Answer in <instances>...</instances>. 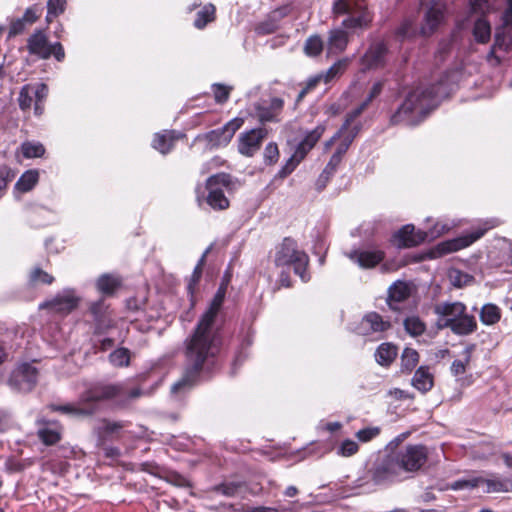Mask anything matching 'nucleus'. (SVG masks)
I'll use <instances>...</instances> for the list:
<instances>
[{"mask_svg":"<svg viewBox=\"0 0 512 512\" xmlns=\"http://www.w3.org/2000/svg\"><path fill=\"white\" fill-rule=\"evenodd\" d=\"M226 285L222 283L211 300L208 309L201 316L191 337L186 340V366L183 378L172 386L178 393L191 387L201 372L209 373L215 365L216 356L222 345V336L216 325V317L224 302Z\"/></svg>","mask_w":512,"mask_h":512,"instance_id":"f257e3e1","label":"nucleus"},{"mask_svg":"<svg viewBox=\"0 0 512 512\" xmlns=\"http://www.w3.org/2000/svg\"><path fill=\"white\" fill-rule=\"evenodd\" d=\"M143 395L140 387L127 382L98 384L83 391L76 403L47 405V409L77 419L91 418L100 411L102 401H112L118 408H126Z\"/></svg>","mask_w":512,"mask_h":512,"instance_id":"f03ea898","label":"nucleus"},{"mask_svg":"<svg viewBox=\"0 0 512 512\" xmlns=\"http://www.w3.org/2000/svg\"><path fill=\"white\" fill-rule=\"evenodd\" d=\"M440 89L441 85L437 83L428 87H418L409 92L402 105L391 116V124L415 126L421 123L438 105Z\"/></svg>","mask_w":512,"mask_h":512,"instance_id":"7ed1b4c3","label":"nucleus"},{"mask_svg":"<svg viewBox=\"0 0 512 512\" xmlns=\"http://www.w3.org/2000/svg\"><path fill=\"white\" fill-rule=\"evenodd\" d=\"M433 311L438 316L436 325L440 330L449 328L457 336H467L478 328L475 316L467 312L462 302L437 303Z\"/></svg>","mask_w":512,"mask_h":512,"instance_id":"20e7f679","label":"nucleus"},{"mask_svg":"<svg viewBox=\"0 0 512 512\" xmlns=\"http://www.w3.org/2000/svg\"><path fill=\"white\" fill-rule=\"evenodd\" d=\"M274 263L278 267L292 266L294 273L303 282H307L310 279L307 273L309 257L303 250L298 248L297 242L290 237L284 238L283 242L277 247Z\"/></svg>","mask_w":512,"mask_h":512,"instance_id":"39448f33","label":"nucleus"},{"mask_svg":"<svg viewBox=\"0 0 512 512\" xmlns=\"http://www.w3.org/2000/svg\"><path fill=\"white\" fill-rule=\"evenodd\" d=\"M369 474L376 485H390L405 480V475L402 474L393 452L376 460Z\"/></svg>","mask_w":512,"mask_h":512,"instance_id":"423d86ee","label":"nucleus"},{"mask_svg":"<svg viewBox=\"0 0 512 512\" xmlns=\"http://www.w3.org/2000/svg\"><path fill=\"white\" fill-rule=\"evenodd\" d=\"M502 21V26L495 31L494 44L487 55V61L494 66L501 63V58L497 55L498 51L509 52L512 50V35L507 30L512 26V0H507V8L502 15Z\"/></svg>","mask_w":512,"mask_h":512,"instance_id":"0eeeda50","label":"nucleus"},{"mask_svg":"<svg viewBox=\"0 0 512 512\" xmlns=\"http://www.w3.org/2000/svg\"><path fill=\"white\" fill-rule=\"evenodd\" d=\"M401 472L405 475V479L412 476L413 473L420 470L427 461V449L423 445H408L396 451H392Z\"/></svg>","mask_w":512,"mask_h":512,"instance_id":"6e6552de","label":"nucleus"},{"mask_svg":"<svg viewBox=\"0 0 512 512\" xmlns=\"http://www.w3.org/2000/svg\"><path fill=\"white\" fill-rule=\"evenodd\" d=\"M27 50L29 54L40 59H49L54 56L59 62L65 58V51L60 42L49 43L45 32L41 29L35 30L27 39Z\"/></svg>","mask_w":512,"mask_h":512,"instance_id":"1a4fd4ad","label":"nucleus"},{"mask_svg":"<svg viewBox=\"0 0 512 512\" xmlns=\"http://www.w3.org/2000/svg\"><path fill=\"white\" fill-rule=\"evenodd\" d=\"M231 184V176L226 173H219L210 176L206 181L208 195L207 204L214 210H225L229 207V200L224 194L222 187H228Z\"/></svg>","mask_w":512,"mask_h":512,"instance_id":"9d476101","label":"nucleus"},{"mask_svg":"<svg viewBox=\"0 0 512 512\" xmlns=\"http://www.w3.org/2000/svg\"><path fill=\"white\" fill-rule=\"evenodd\" d=\"M80 302V297L75 293L74 289H64L58 293L53 299L41 303L40 309H47L53 314L65 316L74 311Z\"/></svg>","mask_w":512,"mask_h":512,"instance_id":"9b49d317","label":"nucleus"},{"mask_svg":"<svg viewBox=\"0 0 512 512\" xmlns=\"http://www.w3.org/2000/svg\"><path fill=\"white\" fill-rule=\"evenodd\" d=\"M267 135L268 130L264 127L242 132L238 138L239 153L246 157H252L260 149Z\"/></svg>","mask_w":512,"mask_h":512,"instance_id":"f8f14e48","label":"nucleus"},{"mask_svg":"<svg viewBox=\"0 0 512 512\" xmlns=\"http://www.w3.org/2000/svg\"><path fill=\"white\" fill-rule=\"evenodd\" d=\"M494 226L495 224L488 225L487 222L483 228H477L465 236L439 243L436 249L440 255H443L466 248L484 236V234Z\"/></svg>","mask_w":512,"mask_h":512,"instance_id":"ddd939ff","label":"nucleus"},{"mask_svg":"<svg viewBox=\"0 0 512 512\" xmlns=\"http://www.w3.org/2000/svg\"><path fill=\"white\" fill-rule=\"evenodd\" d=\"M38 379V370L29 363L21 364L10 376L9 382L19 391H31Z\"/></svg>","mask_w":512,"mask_h":512,"instance_id":"4468645a","label":"nucleus"},{"mask_svg":"<svg viewBox=\"0 0 512 512\" xmlns=\"http://www.w3.org/2000/svg\"><path fill=\"white\" fill-rule=\"evenodd\" d=\"M284 107V101L281 98L274 97L269 103L266 101L255 104V116L260 123L279 122V115Z\"/></svg>","mask_w":512,"mask_h":512,"instance_id":"2eb2a0df","label":"nucleus"},{"mask_svg":"<svg viewBox=\"0 0 512 512\" xmlns=\"http://www.w3.org/2000/svg\"><path fill=\"white\" fill-rule=\"evenodd\" d=\"M348 257L361 268L370 269L374 268L383 261L385 252L378 248L368 250H353L348 254Z\"/></svg>","mask_w":512,"mask_h":512,"instance_id":"dca6fc26","label":"nucleus"},{"mask_svg":"<svg viewBox=\"0 0 512 512\" xmlns=\"http://www.w3.org/2000/svg\"><path fill=\"white\" fill-rule=\"evenodd\" d=\"M388 48L383 41L374 42L361 58L362 65L367 69L384 66Z\"/></svg>","mask_w":512,"mask_h":512,"instance_id":"f3484780","label":"nucleus"},{"mask_svg":"<svg viewBox=\"0 0 512 512\" xmlns=\"http://www.w3.org/2000/svg\"><path fill=\"white\" fill-rule=\"evenodd\" d=\"M395 245L399 248H410L419 245L420 243L427 240L426 231L415 232V228L413 225H405L403 226L395 235H394Z\"/></svg>","mask_w":512,"mask_h":512,"instance_id":"a211bd4d","label":"nucleus"},{"mask_svg":"<svg viewBox=\"0 0 512 512\" xmlns=\"http://www.w3.org/2000/svg\"><path fill=\"white\" fill-rule=\"evenodd\" d=\"M444 18L445 7L439 3H433L425 12L421 33L424 36H430L443 23Z\"/></svg>","mask_w":512,"mask_h":512,"instance_id":"6ab92c4d","label":"nucleus"},{"mask_svg":"<svg viewBox=\"0 0 512 512\" xmlns=\"http://www.w3.org/2000/svg\"><path fill=\"white\" fill-rule=\"evenodd\" d=\"M390 326V322L385 321L381 315L376 312H370L362 318L358 327V333L368 335L374 332H384Z\"/></svg>","mask_w":512,"mask_h":512,"instance_id":"aec40b11","label":"nucleus"},{"mask_svg":"<svg viewBox=\"0 0 512 512\" xmlns=\"http://www.w3.org/2000/svg\"><path fill=\"white\" fill-rule=\"evenodd\" d=\"M357 16H348L342 21V27L345 29H364L370 26L373 16L368 11L367 7L363 4L355 3V10Z\"/></svg>","mask_w":512,"mask_h":512,"instance_id":"412c9836","label":"nucleus"},{"mask_svg":"<svg viewBox=\"0 0 512 512\" xmlns=\"http://www.w3.org/2000/svg\"><path fill=\"white\" fill-rule=\"evenodd\" d=\"M63 428L58 422L42 421L38 428V438L47 446L54 445L61 440Z\"/></svg>","mask_w":512,"mask_h":512,"instance_id":"4be33fe9","label":"nucleus"},{"mask_svg":"<svg viewBox=\"0 0 512 512\" xmlns=\"http://www.w3.org/2000/svg\"><path fill=\"white\" fill-rule=\"evenodd\" d=\"M411 295V287L405 281H396L388 289L387 303L393 310H397L396 304L408 299Z\"/></svg>","mask_w":512,"mask_h":512,"instance_id":"5701e85b","label":"nucleus"},{"mask_svg":"<svg viewBox=\"0 0 512 512\" xmlns=\"http://www.w3.org/2000/svg\"><path fill=\"white\" fill-rule=\"evenodd\" d=\"M181 134L174 130H164L161 133H156L152 142L154 149L161 154L169 153L175 144V141L180 138Z\"/></svg>","mask_w":512,"mask_h":512,"instance_id":"b1692460","label":"nucleus"},{"mask_svg":"<svg viewBox=\"0 0 512 512\" xmlns=\"http://www.w3.org/2000/svg\"><path fill=\"white\" fill-rule=\"evenodd\" d=\"M349 42L348 33L343 29H333L329 32L327 50L329 54L343 52Z\"/></svg>","mask_w":512,"mask_h":512,"instance_id":"393cba45","label":"nucleus"},{"mask_svg":"<svg viewBox=\"0 0 512 512\" xmlns=\"http://www.w3.org/2000/svg\"><path fill=\"white\" fill-rule=\"evenodd\" d=\"M412 386L421 393H427L434 385V377L429 371V367L420 366L411 380Z\"/></svg>","mask_w":512,"mask_h":512,"instance_id":"a878e982","label":"nucleus"},{"mask_svg":"<svg viewBox=\"0 0 512 512\" xmlns=\"http://www.w3.org/2000/svg\"><path fill=\"white\" fill-rule=\"evenodd\" d=\"M325 131L324 126L318 125L315 129L308 132L304 139L296 147L297 156L304 159L307 153L315 146Z\"/></svg>","mask_w":512,"mask_h":512,"instance_id":"bb28decb","label":"nucleus"},{"mask_svg":"<svg viewBox=\"0 0 512 512\" xmlns=\"http://www.w3.org/2000/svg\"><path fill=\"white\" fill-rule=\"evenodd\" d=\"M120 285V279L111 274L101 275L96 282L98 291L104 296H112Z\"/></svg>","mask_w":512,"mask_h":512,"instance_id":"cd10ccee","label":"nucleus"},{"mask_svg":"<svg viewBox=\"0 0 512 512\" xmlns=\"http://www.w3.org/2000/svg\"><path fill=\"white\" fill-rule=\"evenodd\" d=\"M397 347L391 343H382L376 350V361L382 366H389L396 358Z\"/></svg>","mask_w":512,"mask_h":512,"instance_id":"c85d7f7f","label":"nucleus"},{"mask_svg":"<svg viewBox=\"0 0 512 512\" xmlns=\"http://www.w3.org/2000/svg\"><path fill=\"white\" fill-rule=\"evenodd\" d=\"M473 35L478 43H487L491 37L490 23L482 17L477 19L474 23Z\"/></svg>","mask_w":512,"mask_h":512,"instance_id":"c756f323","label":"nucleus"},{"mask_svg":"<svg viewBox=\"0 0 512 512\" xmlns=\"http://www.w3.org/2000/svg\"><path fill=\"white\" fill-rule=\"evenodd\" d=\"M210 249H211V247H208L204 251V253L202 254L201 258L199 259V261H198L197 265L195 266L193 273L189 279V282L187 285V290H188V293L191 295V297H193L195 290H196V286L201 279L203 266L205 264L206 257L208 255V253L210 252Z\"/></svg>","mask_w":512,"mask_h":512,"instance_id":"7c9ffc66","label":"nucleus"},{"mask_svg":"<svg viewBox=\"0 0 512 512\" xmlns=\"http://www.w3.org/2000/svg\"><path fill=\"white\" fill-rule=\"evenodd\" d=\"M215 6L213 4L205 5L200 11L197 12L194 20V26L197 29H203L208 23L215 19Z\"/></svg>","mask_w":512,"mask_h":512,"instance_id":"2f4dec72","label":"nucleus"},{"mask_svg":"<svg viewBox=\"0 0 512 512\" xmlns=\"http://www.w3.org/2000/svg\"><path fill=\"white\" fill-rule=\"evenodd\" d=\"M419 362V354L413 348H405L401 355V371L410 373Z\"/></svg>","mask_w":512,"mask_h":512,"instance_id":"473e14b6","label":"nucleus"},{"mask_svg":"<svg viewBox=\"0 0 512 512\" xmlns=\"http://www.w3.org/2000/svg\"><path fill=\"white\" fill-rule=\"evenodd\" d=\"M500 317V309L494 304H485L480 311V320L485 325L497 323Z\"/></svg>","mask_w":512,"mask_h":512,"instance_id":"72a5a7b5","label":"nucleus"},{"mask_svg":"<svg viewBox=\"0 0 512 512\" xmlns=\"http://www.w3.org/2000/svg\"><path fill=\"white\" fill-rule=\"evenodd\" d=\"M39 174L36 170H29L22 174L16 183V188L21 192L30 191L38 182Z\"/></svg>","mask_w":512,"mask_h":512,"instance_id":"f704fd0d","label":"nucleus"},{"mask_svg":"<svg viewBox=\"0 0 512 512\" xmlns=\"http://www.w3.org/2000/svg\"><path fill=\"white\" fill-rule=\"evenodd\" d=\"M204 138L212 147L225 146L231 141L223 127L209 131Z\"/></svg>","mask_w":512,"mask_h":512,"instance_id":"c9c22d12","label":"nucleus"},{"mask_svg":"<svg viewBox=\"0 0 512 512\" xmlns=\"http://www.w3.org/2000/svg\"><path fill=\"white\" fill-rule=\"evenodd\" d=\"M340 162L337 161V157H331L324 170L320 174L317 180V187L319 190L325 188L329 179L334 175L339 166Z\"/></svg>","mask_w":512,"mask_h":512,"instance_id":"e433bc0d","label":"nucleus"},{"mask_svg":"<svg viewBox=\"0 0 512 512\" xmlns=\"http://www.w3.org/2000/svg\"><path fill=\"white\" fill-rule=\"evenodd\" d=\"M124 427L121 422H112L108 419H102L99 426L95 427L94 431L100 439L107 435L114 434Z\"/></svg>","mask_w":512,"mask_h":512,"instance_id":"4c0bfd02","label":"nucleus"},{"mask_svg":"<svg viewBox=\"0 0 512 512\" xmlns=\"http://www.w3.org/2000/svg\"><path fill=\"white\" fill-rule=\"evenodd\" d=\"M324 47L323 40L319 35H312L305 41L304 52L308 56H318L321 54Z\"/></svg>","mask_w":512,"mask_h":512,"instance_id":"58836bf2","label":"nucleus"},{"mask_svg":"<svg viewBox=\"0 0 512 512\" xmlns=\"http://www.w3.org/2000/svg\"><path fill=\"white\" fill-rule=\"evenodd\" d=\"M109 361L117 367L128 366L130 363V351L127 348H118L110 353Z\"/></svg>","mask_w":512,"mask_h":512,"instance_id":"ea45409f","label":"nucleus"},{"mask_svg":"<svg viewBox=\"0 0 512 512\" xmlns=\"http://www.w3.org/2000/svg\"><path fill=\"white\" fill-rule=\"evenodd\" d=\"M404 327L407 333L412 336H419L425 331V324L417 316L407 317L404 320Z\"/></svg>","mask_w":512,"mask_h":512,"instance_id":"a19ab883","label":"nucleus"},{"mask_svg":"<svg viewBox=\"0 0 512 512\" xmlns=\"http://www.w3.org/2000/svg\"><path fill=\"white\" fill-rule=\"evenodd\" d=\"M242 489V484L240 482H225L219 484L213 488L216 493H219L226 497H234L236 496L240 490Z\"/></svg>","mask_w":512,"mask_h":512,"instance_id":"79ce46f5","label":"nucleus"},{"mask_svg":"<svg viewBox=\"0 0 512 512\" xmlns=\"http://www.w3.org/2000/svg\"><path fill=\"white\" fill-rule=\"evenodd\" d=\"M21 149L25 158L41 157L45 153V148L41 143L24 142Z\"/></svg>","mask_w":512,"mask_h":512,"instance_id":"37998d69","label":"nucleus"},{"mask_svg":"<svg viewBox=\"0 0 512 512\" xmlns=\"http://www.w3.org/2000/svg\"><path fill=\"white\" fill-rule=\"evenodd\" d=\"M33 102V87L31 85H24L18 97V103L21 110L25 111L30 109Z\"/></svg>","mask_w":512,"mask_h":512,"instance_id":"c03bdc74","label":"nucleus"},{"mask_svg":"<svg viewBox=\"0 0 512 512\" xmlns=\"http://www.w3.org/2000/svg\"><path fill=\"white\" fill-rule=\"evenodd\" d=\"M474 345L467 347L465 349V360H454L451 365V372L455 376H459L465 373L466 366L470 362L471 351L473 350Z\"/></svg>","mask_w":512,"mask_h":512,"instance_id":"a18cd8bd","label":"nucleus"},{"mask_svg":"<svg viewBox=\"0 0 512 512\" xmlns=\"http://www.w3.org/2000/svg\"><path fill=\"white\" fill-rule=\"evenodd\" d=\"M487 491L488 492H509L512 491V479L504 480H487Z\"/></svg>","mask_w":512,"mask_h":512,"instance_id":"49530a36","label":"nucleus"},{"mask_svg":"<svg viewBox=\"0 0 512 512\" xmlns=\"http://www.w3.org/2000/svg\"><path fill=\"white\" fill-rule=\"evenodd\" d=\"M416 34V29L412 20H404L396 30V35L400 40L412 38Z\"/></svg>","mask_w":512,"mask_h":512,"instance_id":"de8ad7c7","label":"nucleus"},{"mask_svg":"<svg viewBox=\"0 0 512 512\" xmlns=\"http://www.w3.org/2000/svg\"><path fill=\"white\" fill-rule=\"evenodd\" d=\"M303 159L297 156V151L286 161L285 165L279 170L277 177L283 179L290 175Z\"/></svg>","mask_w":512,"mask_h":512,"instance_id":"09e8293b","label":"nucleus"},{"mask_svg":"<svg viewBox=\"0 0 512 512\" xmlns=\"http://www.w3.org/2000/svg\"><path fill=\"white\" fill-rule=\"evenodd\" d=\"M94 322V334L95 335H103L105 334L110 328L113 327V321L111 317L108 315L103 317H98L93 319Z\"/></svg>","mask_w":512,"mask_h":512,"instance_id":"8fccbe9b","label":"nucleus"},{"mask_svg":"<svg viewBox=\"0 0 512 512\" xmlns=\"http://www.w3.org/2000/svg\"><path fill=\"white\" fill-rule=\"evenodd\" d=\"M355 10V3L350 0H335L332 6V12L336 16L350 14Z\"/></svg>","mask_w":512,"mask_h":512,"instance_id":"3c124183","label":"nucleus"},{"mask_svg":"<svg viewBox=\"0 0 512 512\" xmlns=\"http://www.w3.org/2000/svg\"><path fill=\"white\" fill-rule=\"evenodd\" d=\"M30 282L33 284L42 283L50 285L54 282V277L41 268H35L30 273Z\"/></svg>","mask_w":512,"mask_h":512,"instance_id":"603ef678","label":"nucleus"},{"mask_svg":"<svg viewBox=\"0 0 512 512\" xmlns=\"http://www.w3.org/2000/svg\"><path fill=\"white\" fill-rule=\"evenodd\" d=\"M42 11L43 9L35 4L28 7L21 18L28 26H30L41 17Z\"/></svg>","mask_w":512,"mask_h":512,"instance_id":"864d4df0","label":"nucleus"},{"mask_svg":"<svg viewBox=\"0 0 512 512\" xmlns=\"http://www.w3.org/2000/svg\"><path fill=\"white\" fill-rule=\"evenodd\" d=\"M450 279L455 287L461 288L473 281V277L460 270H454L450 273Z\"/></svg>","mask_w":512,"mask_h":512,"instance_id":"5fc2aeb1","label":"nucleus"},{"mask_svg":"<svg viewBox=\"0 0 512 512\" xmlns=\"http://www.w3.org/2000/svg\"><path fill=\"white\" fill-rule=\"evenodd\" d=\"M368 106L369 105H367V102L363 101L359 106H357L356 108L351 110L349 113H347L345 122H344V124L341 127V132L343 130L348 129V127L353 124V122L363 113V111Z\"/></svg>","mask_w":512,"mask_h":512,"instance_id":"6e6d98bb","label":"nucleus"},{"mask_svg":"<svg viewBox=\"0 0 512 512\" xmlns=\"http://www.w3.org/2000/svg\"><path fill=\"white\" fill-rule=\"evenodd\" d=\"M215 101L219 104L225 103L230 95L231 88L223 84L215 83L212 86Z\"/></svg>","mask_w":512,"mask_h":512,"instance_id":"4d7b16f0","label":"nucleus"},{"mask_svg":"<svg viewBox=\"0 0 512 512\" xmlns=\"http://www.w3.org/2000/svg\"><path fill=\"white\" fill-rule=\"evenodd\" d=\"M279 158V149L276 143L270 142L264 150V161L268 165L275 164Z\"/></svg>","mask_w":512,"mask_h":512,"instance_id":"13d9d810","label":"nucleus"},{"mask_svg":"<svg viewBox=\"0 0 512 512\" xmlns=\"http://www.w3.org/2000/svg\"><path fill=\"white\" fill-rule=\"evenodd\" d=\"M358 449L359 446L355 441L347 439L341 443L338 449V454L343 457H350L354 455L358 451Z\"/></svg>","mask_w":512,"mask_h":512,"instance_id":"bf43d9fd","label":"nucleus"},{"mask_svg":"<svg viewBox=\"0 0 512 512\" xmlns=\"http://www.w3.org/2000/svg\"><path fill=\"white\" fill-rule=\"evenodd\" d=\"M89 312L93 319L108 315V306L105 305L103 299L92 302L89 306Z\"/></svg>","mask_w":512,"mask_h":512,"instance_id":"052dcab7","label":"nucleus"},{"mask_svg":"<svg viewBox=\"0 0 512 512\" xmlns=\"http://www.w3.org/2000/svg\"><path fill=\"white\" fill-rule=\"evenodd\" d=\"M278 28V25L271 18L259 23L255 27V31L258 35H268L274 33Z\"/></svg>","mask_w":512,"mask_h":512,"instance_id":"680f3d73","label":"nucleus"},{"mask_svg":"<svg viewBox=\"0 0 512 512\" xmlns=\"http://www.w3.org/2000/svg\"><path fill=\"white\" fill-rule=\"evenodd\" d=\"M347 66L345 60H341L332 65L324 75L323 80L327 83L332 80L336 75L342 73Z\"/></svg>","mask_w":512,"mask_h":512,"instance_id":"e2e57ef3","label":"nucleus"},{"mask_svg":"<svg viewBox=\"0 0 512 512\" xmlns=\"http://www.w3.org/2000/svg\"><path fill=\"white\" fill-rule=\"evenodd\" d=\"M451 226L446 223L437 222L432 228L426 231L427 240L435 239L448 232Z\"/></svg>","mask_w":512,"mask_h":512,"instance_id":"0e129e2a","label":"nucleus"},{"mask_svg":"<svg viewBox=\"0 0 512 512\" xmlns=\"http://www.w3.org/2000/svg\"><path fill=\"white\" fill-rule=\"evenodd\" d=\"M27 24L22 20V18L13 19L10 22L8 38H13L19 34H22L26 28Z\"/></svg>","mask_w":512,"mask_h":512,"instance_id":"69168bd1","label":"nucleus"},{"mask_svg":"<svg viewBox=\"0 0 512 512\" xmlns=\"http://www.w3.org/2000/svg\"><path fill=\"white\" fill-rule=\"evenodd\" d=\"M65 8L66 0H48L47 2V10H49V14L53 15V17L64 13Z\"/></svg>","mask_w":512,"mask_h":512,"instance_id":"338daca9","label":"nucleus"},{"mask_svg":"<svg viewBox=\"0 0 512 512\" xmlns=\"http://www.w3.org/2000/svg\"><path fill=\"white\" fill-rule=\"evenodd\" d=\"M380 429L378 427H368L359 430L356 433L357 438L362 442H367L378 436Z\"/></svg>","mask_w":512,"mask_h":512,"instance_id":"774afa93","label":"nucleus"}]
</instances>
